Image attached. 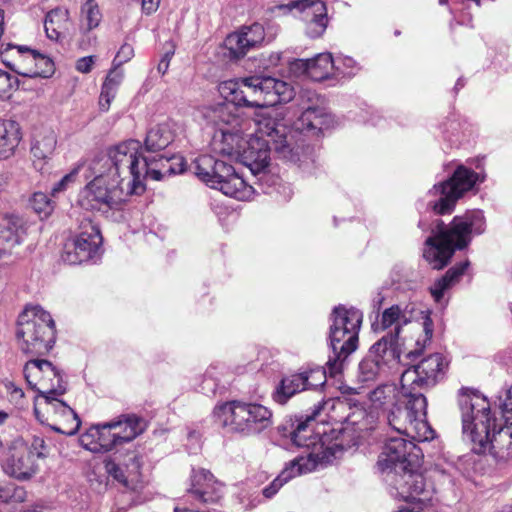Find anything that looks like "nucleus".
Instances as JSON below:
<instances>
[{
  "label": "nucleus",
  "mask_w": 512,
  "mask_h": 512,
  "mask_svg": "<svg viewBox=\"0 0 512 512\" xmlns=\"http://www.w3.org/2000/svg\"><path fill=\"white\" fill-rule=\"evenodd\" d=\"M218 91L228 103L207 108L204 112L208 121L216 126L210 145L215 153L237 159L248 139L243 133L242 120L233 113V106L263 108L289 102L294 97V89L289 83L264 76L223 81Z\"/></svg>",
  "instance_id": "obj_1"
},
{
  "label": "nucleus",
  "mask_w": 512,
  "mask_h": 512,
  "mask_svg": "<svg viewBox=\"0 0 512 512\" xmlns=\"http://www.w3.org/2000/svg\"><path fill=\"white\" fill-rule=\"evenodd\" d=\"M419 449L411 440L402 437L389 438L382 449L377 465L386 472V482L391 495L403 501L394 512H433L435 494L433 483L422 473L414 470Z\"/></svg>",
  "instance_id": "obj_2"
},
{
  "label": "nucleus",
  "mask_w": 512,
  "mask_h": 512,
  "mask_svg": "<svg viewBox=\"0 0 512 512\" xmlns=\"http://www.w3.org/2000/svg\"><path fill=\"white\" fill-rule=\"evenodd\" d=\"M362 320L363 315L359 310L336 307L333 310L330 326L332 355L326 363L327 368H309L284 377L276 388L273 399L279 404H285L299 392L323 386L327 374L335 377L341 373L344 360L357 349Z\"/></svg>",
  "instance_id": "obj_3"
},
{
  "label": "nucleus",
  "mask_w": 512,
  "mask_h": 512,
  "mask_svg": "<svg viewBox=\"0 0 512 512\" xmlns=\"http://www.w3.org/2000/svg\"><path fill=\"white\" fill-rule=\"evenodd\" d=\"M464 439L472 444V451H489L498 461L512 459V422L498 424L491 417L489 401L478 394H463L459 398Z\"/></svg>",
  "instance_id": "obj_4"
},
{
  "label": "nucleus",
  "mask_w": 512,
  "mask_h": 512,
  "mask_svg": "<svg viewBox=\"0 0 512 512\" xmlns=\"http://www.w3.org/2000/svg\"><path fill=\"white\" fill-rule=\"evenodd\" d=\"M255 123V135H249L238 158L253 174L261 173L267 168L272 149L279 157L293 163H299V166H301L303 148L292 146V131L283 119L267 114L259 116Z\"/></svg>",
  "instance_id": "obj_5"
},
{
  "label": "nucleus",
  "mask_w": 512,
  "mask_h": 512,
  "mask_svg": "<svg viewBox=\"0 0 512 512\" xmlns=\"http://www.w3.org/2000/svg\"><path fill=\"white\" fill-rule=\"evenodd\" d=\"M484 224V215L479 210L455 216L448 225L436 220L431 235L425 241L424 258L432 268L442 269L456 249H463L469 244L472 233L484 231Z\"/></svg>",
  "instance_id": "obj_6"
},
{
  "label": "nucleus",
  "mask_w": 512,
  "mask_h": 512,
  "mask_svg": "<svg viewBox=\"0 0 512 512\" xmlns=\"http://www.w3.org/2000/svg\"><path fill=\"white\" fill-rule=\"evenodd\" d=\"M348 403L346 400L339 398L327 399L315 407L312 414L307 417L306 421L301 422L297 425V428L292 433V441L299 447H305L309 451L314 450L323 455V452L328 451V446L337 445L336 449H333L331 456V462L337 457V454L344 450V445L340 439L343 435L341 430L330 429L328 430L325 426L320 429L313 427V421L324 413L330 420L342 422V416L335 414L336 412H346Z\"/></svg>",
  "instance_id": "obj_7"
},
{
  "label": "nucleus",
  "mask_w": 512,
  "mask_h": 512,
  "mask_svg": "<svg viewBox=\"0 0 512 512\" xmlns=\"http://www.w3.org/2000/svg\"><path fill=\"white\" fill-rule=\"evenodd\" d=\"M418 313L416 305L408 302L393 304L382 311L377 325L381 330L390 329V332L381 338L386 340L388 347L396 348L402 354L407 341L406 336L402 334L407 326H412L413 329L424 333L422 340L416 339L418 348L409 350L407 356L411 357L425 347L433 334L432 321L425 316L423 323H418Z\"/></svg>",
  "instance_id": "obj_8"
},
{
  "label": "nucleus",
  "mask_w": 512,
  "mask_h": 512,
  "mask_svg": "<svg viewBox=\"0 0 512 512\" xmlns=\"http://www.w3.org/2000/svg\"><path fill=\"white\" fill-rule=\"evenodd\" d=\"M141 149L140 141L129 139L110 147L105 156L93 162L129 185V191L139 194L144 190L143 180L147 175L146 156L141 154Z\"/></svg>",
  "instance_id": "obj_9"
},
{
  "label": "nucleus",
  "mask_w": 512,
  "mask_h": 512,
  "mask_svg": "<svg viewBox=\"0 0 512 512\" xmlns=\"http://www.w3.org/2000/svg\"><path fill=\"white\" fill-rule=\"evenodd\" d=\"M427 401L421 392L402 389V399L384 416L388 425L413 441L424 442L434 438L435 432L426 421Z\"/></svg>",
  "instance_id": "obj_10"
},
{
  "label": "nucleus",
  "mask_w": 512,
  "mask_h": 512,
  "mask_svg": "<svg viewBox=\"0 0 512 512\" xmlns=\"http://www.w3.org/2000/svg\"><path fill=\"white\" fill-rule=\"evenodd\" d=\"M94 178L80 191L78 204L85 210L108 213L119 210L126 197L133 194L129 185L108 174L94 162L91 165Z\"/></svg>",
  "instance_id": "obj_11"
},
{
  "label": "nucleus",
  "mask_w": 512,
  "mask_h": 512,
  "mask_svg": "<svg viewBox=\"0 0 512 512\" xmlns=\"http://www.w3.org/2000/svg\"><path fill=\"white\" fill-rule=\"evenodd\" d=\"M193 171L201 181L211 188L220 190L226 196L246 201L254 194V188L246 183L233 166L210 155L196 158Z\"/></svg>",
  "instance_id": "obj_12"
},
{
  "label": "nucleus",
  "mask_w": 512,
  "mask_h": 512,
  "mask_svg": "<svg viewBox=\"0 0 512 512\" xmlns=\"http://www.w3.org/2000/svg\"><path fill=\"white\" fill-rule=\"evenodd\" d=\"M215 415L224 427L244 436L257 435L273 423L271 410L256 402H226L215 408Z\"/></svg>",
  "instance_id": "obj_13"
},
{
  "label": "nucleus",
  "mask_w": 512,
  "mask_h": 512,
  "mask_svg": "<svg viewBox=\"0 0 512 512\" xmlns=\"http://www.w3.org/2000/svg\"><path fill=\"white\" fill-rule=\"evenodd\" d=\"M17 337L21 349L29 354H45L55 342V325L51 315L40 306L26 307L18 317Z\"/></svg>",
  "instance_id": "obj_14"
},
{
  "label": "nucleus",
  "mask_w": 512,
  "mask_h": 512,
  "mask_svg": "<svg viewBox=\"0 0 512 512\" xmlns=\"http://www.w3.org/2000/svg\"><path fill=\"white\" fill-rule=\"evenodd\" d=\"M478 180V175L463 166L458 167L451 178L435 184L429 190L428 195L435 197L429 200L428 208L435 214L445 215L453 212L457 201L472 187Z\"/></svg>",
  "instance_id": "obj_15"
},
{
  "label": "nucleus",
  "mask_w": 512,
  "mask_h": 512,
  "mask_svg": "<svg viewBox=\"0 0 512 512\" xmlns=\"http://www.w3.org/2000/svg\"><path fill=\"white\" fill-rule=\"evenodd\" d=\"M278 15H291L305 25V33L310 38L321 37L328 23L327 8L322 0H289L271 8Z\"/></svg>",
  "instance_id": "obj_16"
},
{
  "label": "nucleus",
  "mask_w": 512,
  "mask_h": 512,
  "mask_svg": "<svg viewBox=\"0 0 512 512\" xmlns=\"http://www.w3.org/2000/svg\"><path fill=\"white\" fill-rule=\"evenodd\" d=\"M448 361L441 353H433L408 367L401 375L400 384L405 393L420 392L434 387L444 379Z\"/></svg>",
  "instance_id": "obj_17"
},
{
  "label": "nucleus",
  "mask_w": 512,
  "mask_h": 512,
  "mask_svg": "<svg viewBox=\"0 0 512 512\" xmlns=\"http://www.w3.org/2000/svg\"><path fill=\"white\" fill-rule=\"evenodd\" d=\"M1 55L7 67L24 77H46L52 68L48 57L27 46L8 43Z\"/></svg>",
  "instance_id": "obj_18"
},
{
  "label": "nucleus",
  "mask_w": 512,
  "mask_h": 512,
  "mask_svg": "<svg viewBox=\"0 0 512 512\" xmlns=\"http://www.w3.org/2000/svg\"><path fill=\"white\" fill-rule=\"evenodd\" d=\"M24 376L29 386L37 390L43 399L63 395L66 383L60 371L49 361L32 359L24 366Z\"/></svg>",
  "instance_id": "obj_19"
},
{
  "label": "nucleus",
  "mask_w": 512,
  "mask_h": 512,
  "mask_svg": "<svg viewBox=\"0 0 512 512\" xmlns=\"http://www.w3.org/2000/svg\"><path fill=\"white\" fill-rule=\"evenodd\" d=\"M336 447V444L334 446H328V451L323 452L322 456L314 449L309 451L306 455L296 457L286 465L279 476L274 479L269 486L263 489V495L266 498H271L290 479L325 467L327 464L331 463L333 449H336Z\"/></svg>",
  "instance_id": "obj_20"
},
{
  "label": "nucleus",
  "mask_w": 512,
  "mask_h": 512,
  "mask_svg": "<svg viewBox=\"0 0 512 512\" xmlns=\"http://www.w3.org/2000/svg\"><path fill=\"white\" fill-rule=\"evenodd\" d=\"M0 466L4 474L20 481L31 479L38 471L28 444L21 437L9 441L7 452L0 455Z\"/></svg>",
  "instance_id": "obj_21"
},
{
  "label": "nucleus",
  "mask_w": 512,
  "mask_h": 512,
  "mask_svg": "<svg viewBox=\"0 0 512 512\" xmlns=\"http://www.w3.org/2000/svg\"><path fill=\"white\" fill-rule=\"evenodd\" d=\"M101 243L100 230L87 222L82 226L81 232L66 243L62 259L70 265L86 262L97 255Z\"/></svg>",
  "instance_id": "obj_22"
},
{
  "label": "nucleus",
  "mask_w": 512,
  "mask_h": 512,
  "mask_svg": "<svg viewBox=\"0 0 512 512\" xmlns=\"http://www.w3.org/2000/svg\"><path fill=\"white\" fill-rule=\"evenodd\" d=\"M105 470L130 490L136 491L142 487L141 463L136 451L114 453L105 460Z\"/></svg>",
  "instance_id": "obj_23"
},
{
  "label": "nucleus",
  "mask_w": 512,
  "mask_h": 512,
  "mask_svg": "<svg viewBox=\"0 0 512 512\" xmlns=\"http://www.w3.org/2000/svg\"><path fill=\"white\" fill-rule=\"evenodd\" d=\"M401 353L396 348L387 346L385 339H379L370 349L368 357L359 364L362 381L374 380L385 367H390L400 360Z\"/></svg>",
  "instance_id": "obj_24"
},
{
  "label": "nucleus",
  "mask_w": 512,
  "mask_h": 512,
  "mask_svg": "<svg viewBox=\"0 0 512 512\" xmlns=\"http://www.w3.org/2000/svg\"><path fill=\"white\" fill-rule=\"evenodd\" d=\"M265 39L264 27L259 23L243 26L229 34L225 39V47L232 59L243 58L251 49L259 47Z\"/></svg>",
  "instance_id": "obj_25"
},
{
  "label": "nucleus",
  "mask_w": 512,
  "mask_h": 512,
  "mask_svg": "<svg viewBox=\"0 0 512 512\" xmlns=\"http://www.w3.org/2000/svg\"><path fill=\"white\" fill-rule=\"evenodd\" d=\"M27 234L24 220L16 215L0 217V260L13 254Z\"/></svg>",
  "instance_id": "obj_26"
},
{
  "label": "nucleus",
  "mask_w": 512,
  "mask_h": 512,
  "mask_svg": "<svg viewBox=\"0 0 512 512\" xmlns=\"http://www.w3.org/2000/svg\"><path fill=\"white\" fill-rule=\"evenodd\" d=\"M188 492L199 502L214 503L222 496V484L205 469L193 470Z\"/></svg>",
  "instance_id": "obj_27"
},
{
  "label": "nucleus",
  "mask_w": 512,
  "mask_h": 512,
  "mask_svg": "<svg viewBox=\"0 0 512 512\" xmlns=\"http://www.w3.org/2000/svg\"><path fill=\"white\" fill-rule=\"evenodd\" d=\"M291 69L295 73L307 75L314 81L327 79L335 69V62L330 53H320L311 59H297Z\"/></svg>",
  "instance_id": "obj_28"
},
{
  "label": "nucleus",
  "mask_w": 512,
  "mask_h": 512,
  "mask_svg": "<svg viewBox=\"0 0 512 512\" xmlns=\"http://www.w3.org/2000/svg\"><path fill=\"white\" fill-rule=\"evenodd\" d=\"M59 395H53L51 399H44L46 410L61 420L60 425L53 426L57 432L66 435H74L80 428L81 421L75 411L65 402L59 400Z\"/></svg>",
  "instance_id": "obj_29"
},
{
  "label": "nucleus",
  "mask_w": 512,
  "mask_h": 512,
  "mask_svg": "<svg viewBox=\"0 0 512 512\" xmlns=\"http://www.w3.org/2000/svg\"><path fill=\"white\" fill-rule=\"evenodd\" d=\"M57 145L56 134L52 130H42L34 134L31 143V154L34 167L43 171L45 165L52 158Z\"/></svg>",
  "instance_id": "obj_30"
},
{
  "label": "nucleus",
  "mask_w": 512,
  "mask_h": 512,
  "mask_svg": "<svg viewBox=\"0 0 512 512\" xmlns=\"http://www.w3.org/2000/svg\"><path fill=\"white\" fill-rule=\"evenodd\" d=\"M102 20L101 12L93 2H86L81 8V17L79 23V46L87 48L92 45L96 37L91 32L97 28Z\"/></svg>",
  "instance_id": "obj_31"
},
{
  "label": "nucleus",
  "mask_w": 512,
  "mask_h": 512,
  "mask_svg": "<svg viewBox=\"0 0 512 512\" xmlns=\"http://www.w3.org/2000/svg\"><path fill=\"white\" fill-rule=\"evenodd\" d=\"M174 140V133L169 122L159 123L152 126L144 139V148L149 153H160L165 150Z\"/></svg>",
  "instance_id": "obj_32"
},
{
  "label": "nucleus",
  "mask_w": 512,
  "mask_h": 512,
  "mask_svg": "<svg viewBox=\"0 0 512 512\" xmlns=\"http://www.w3.org/2000/svg\"><path fill=\"white\" fill-rule=\"evenodd\" d=\"M402 399V386L397 388L394 384H384L376 387L369 393L372 408L381 410L385 416L398 401Z\"/></svg>",
  "instance_id": "obj_33"
},
{
  "label": "nucleus",
  "mask_w": 512,
  "mask_h": 512,
  "mask_svg": "<svg viewBox=\"0 0 512 512\" xmlns=\"http://www.w3.org/2000/svg\"><path fill=\"white\" fill-rule=\"evenodd\" d=\"M69 11L64 7L50 10L44 21V28L49 39L58 41L65 37L69 30Z\"/></svg>",
  "instance_id": "obj_34"
},
{
  "label": "nucleus",
  "mask_w": 512,
  "mask_h": 512,
  "mask_svg": "<svg viewBox=\"0 0 512 512\" xmlns=\"http://www.w3.org/2000/svg\"><path fill=\"white\" fill-rule=\"evenodd\" d=\"M22 139L19 124L13 120H0V157H10Z\"/></svg>",
  "instance_id": "obj_35"
},
{
  "label": "nucleus",
  "mask_w": 512,
  "mask_h": 512,
  "mask_svg": "<svg viewBox=\"0 0 512 512\" xmlns=\"http://www.w3.org/2000/svg\"><path fill=\"white\" fill-rule=\"evenodd\" d=\"M112 424H118L120 427L114 428L119 445L130 442L146 429L145 421L135 415L122 416L117 421H111Z\"/></svg>",
  "instance_id": "obj_36"
},
{
  "label": "nucleus",
  "mask_w": 512,
  "mask_h": 512,
  "mask_svg": "<svg viewBox=\"0 0 512 512\" xmlns=\"http://www.w3.org/2000/svg\"><path fill=\"white\" fill-rule=\"evenodd\" d=\"M468 265V261L455 265L454 267L450 268L442 278L438 279L431 286L430 292L436 302H440L445 291L450 289L455 283L459 281Z\"/></svg>",
  "instance_id": "obj_37"
},
{
  "label": "nucleus",
  "mask_w": 512,
  "mask_h": 512,
  "mask_svg": "<svg viewBox=\"0 0 512 512\" xmlns=\"http://www.w3.org/2000/svg\"><path fill=\"white\" fill-rule=\"evenodd\" d=\"M329 122V115L321 109L309 107L300 115L298 129L322 132L328 128Z\"/></svg>",
  "instance_id": "obj_38"
},
{
  "label": "nucleus",
  "mask_w": 512,
  "mask_h": 512,
  "mask_svg": "<svg viewBox=\"0 0 512 512\" xmlns=\"http://www.w3.org/2000/svg\"><path fill=\"white\" fill-rule=\"evenodd\" d=\"M145 162L147 163V175L153 180L159 181L171 175L174 169L170 165V156L164 155L161 152L155 153L154 156H146Z\"/></svg>",
  "instance_id": "obj_39"
},
{
  "label": "nucleus",
  "mask_w": 512,
  "mask_h": 512,
  "mask_svg": "<svg viewBox=\"0 0 512 512\" xmlns=\"http://www.w3.org/2000/svg\"><path fill=\"white\" fill-rule=\"evenodd\" d=\"M97 430L99 431V448L100 453L107 452L112 450L113 448L117 447L119 445L117 437L118 434H116L114 428L120 427L118 424H112V422H107L104 424H98L96 425Z\"/></svg>",
  "instance_id": "obj_40"
},
{
  "label": "nucleus",
  "mask_w": 512,
  "mask_h": 512,
  "mask_svg": "<svg viewBox=\"0 0 512 512\" xmlns=\"http://www.w3.org/2000/svg\"><path fill=\"white\" fill-rule=\"evenodd\" d=\"M30 204L33 210L39 214L41 218L48 217L54 209L53 202L43 192H35L30 199Z\"/></svg>",
  "instance_id": "obj_41"
},
{
  "label": "nucleus",
  "mask_w": 512,
  "mask_h": 512,
  "mask_svg": "<svg viewBox=\"0 0 512 512\" xmlns=\"http://www.w3.org/2000/svg\"><path fill=\"white\" fill-rule=\"evenodd\" d=\"M98 440H99V431L97 430L96 425L90 427L79 438L80 445L84 449H86L90 452H93V453H100Z\"/></svg>",
  "instance_id": "obj_42"
},
{
  "label": "nucleus",
  "mask_w": 512,
  "mask_h": 512,
  "mask_svg": "<svg viewBox=\"0 0 512 512\" xmlns=\"http://www.w3.org/2000/svg\"><path fill=\"white\" fill-rule=\"evenodd\" d=\"M337 65H335V69L340 71L344 76H354L360 70V65L354 60L352 57L343 56L337 58Z\"/></svg>",
  "instance_id": "obj_43"
},
{
  "label": "nucleus",
  "mask_w": 512,
  "mask_h": 512,
  "mask_svg": "<svg viewBox=\"0 0 512 512\" xmlns=\"http://www.w3.org/2000/svg\"><path fill=\"white\" fill-rule=\"evenodd\" d=\"M80 169L81 164L76 165L68 174L58 181L51 189L52 196L65 191L71 184H73L76 181Z\"/></svg>",
  "instance_id": "obj_44"
},
{
  "label": "nucleus",
  "mask_w": 512,
  "mask_h": 512,
  "mask_svg": "<svg viewBox=\"0 0 512 512\" xmlns=\"http://www.w3.org/2000/svg\"><path fill=\"white\" fill-rule=\"evenodd\" d=\"M32 457L43 459L49 454V447L47 446L43 437L35 435L33 436L30 445H28Z\"/></svg>",
  "instance_id": "obj_45"
},
{
  "label": "nucleus",
  "mask_w": 512,
  "mask_h": 512,
  "mask_svg": "<svg viewBox=\"0 0 512 512\" xmlns=\"http://www.w3.org/2000/svg\"><path fill=\"white\" fill-rule=\"evenodd\" d=\"M499 401L503 420L512 422V385L499 397Z\"/></svg>",
  "instance_id": "obj_46"
},
{
  "label": "nucleus",
  "mask_w": 512,
  "mask_h": 512,
  "mask_svg": "<svg viewBox=\"0 0 512 512\" xmlns=\"http://www.w3.org/2000/svg\"><path fill=\"white\" fill-rule=\"evenodd\" d=\"M349 412L346 416H342V421L347 425L358 426L366 418V411L362 407L355 406L349 408Z\"/></svg>",
  "instance_id": "obj_47"
},
{
  "label": "nucleus",
  "mask_w": 512,
  "mask_h": 512,
  "mask_svg": "<svg viewBox=\"0 0 512 512\" xmlns=\"http://www.w3.org/2000/svg\"><path fill=\"white\" fill-rule=\"evenodd\" d=\"M117 91L112 90L111 88H107L102 86L101 93L99 97V107L100 110L106 112L109 110L111 102L116 96Z\"/></svg>",
  "instance_id": "obj_48"
},
{
  "label": "nucleus",
  "mask_w": 512,
  "mask_h": 512,
  "mask_svg": "<svg viewBox=\"0 0 512 512\" xmlns=\"http://www.w3.org/2000/svg\"><path fill=\"white\" fill-rule=\"evenodd\" d=\"M134 55V49L130 44H123L117 52L113 63L114 66H121L128 62Z\"/></svg>",
  "instance_id": "obj_49"
},
{
  "label": "nucleus",
  "mask_w": 512,
  "mask_h": 512,
  "mask_svg": "<svg viewBox=\"0 0 512 512\" xmlns=\"http://www.w3.org/2000/svg\"><path fill=\"white\" fill-rule=\"evenodd\" d=\"M122 79H123V72L113 69L108 73L102 86L107 87V88L109 87L112 90L117 91L120 83L122 82Z\"/></svg>",
  "instance_id": "obj_50"
},
{
  "label": "nucleus",
  "mask_w": 512,
  "mask_h": 512,
  "mask_svg": "<svg viewBox=\"0 0 512 512\" xmlns=\"http://www.w3.org/2000/svg\"><path fill=\"white\" fill-rule=\"evenodd\" d=\"M174 52H175L174 46L171 45V49L167 50L165 52V54L163 55V57L161 58L158 66H157V70L160 74L164 75L167 72L169 65H170V60L173 57Z\"/></svg>",
  "instance_id": "obj_51"
},
{
  "label": "nucleus",
  "mask_w": 512,
  "mask_h": 512,
  "mask_svg": "<svg viewBox=\"0 0 512 512\" xmlns=\"http://www.w3.org/2000/svg\"><path fill=\"white\" fill-rule=\"evenodd\" d=\"M94 64L93 56H85L77 60L76 70L81 73H89L92 70Z\"/></svg>",
  "instance_id": "obj_52"
},
{
  "label": "nucleus",
  "mask_w": 512,
  "mask_h": 512,
  "mask_svg": "<svg viewBox=\"0 0 512 512\" xmlns=\"http://www.w3.org/2000/svg\"><path fill=\"white\" fill-rule=\"evenodd\" d=\"M170 165L174 169V171H171V175L182 173L185 169L184 159L180 155H171Z\"/></svg>",
  "instance_id": "obj_53"
},
{
  "label": "nucleus",
  "mask_w": 512,
  "mask_h": 512,
  "mask_svg": "<svg viewBox=\"0 0 512 512\" xmlns=\"http://www.w3.org/2000/svg\"><path fill=\"white\" fill-rule=\"evenodd\" d=\"M11 488L10 501L23 502L26 498V492L22 487H16L14 485H7Z\"/></svg>",
  "instance_id": "obj_54"
},
{
  "label": "nucleus",
  "mask_w": 512,
  "mask_h": 512,
  "mask_svg": "<svg viewBox=\"0 0 512 512\" xmlns=\"http://www.w3.org/2000/svg\"><path fill=\"white\" fill-rule=\"evenodd\" d=\"M161 0H142V11L146 15L155 13L160 5Z\"/></svg>",
  "instance_id": "obj_55"
},
{
  "label": "nucleus",
  "mask_w": 512,
  "mask_h": 512,
  "mask_svg": "<svg viewBox=\"0 0 512 512\" xmlns=\"http://www.w3.org/2000/svg\"><path fill=\"white\" fill-rule=\"evenodd\" d=\"M12 88V82L10 75L0 70V92L5 93L7 90Z\"/></svg>",
  "instance_id": "obj_56"
},
{
  "label": "nucleus",
  "mask_w": 512,
  "mask_h": 512,
  "mask_svg": "<svg viewBox=\"0 0 512 512\" xmlns=\"http://www.w3.org/2000/svg\"><path fill=\"white\" fill-rule=\"evenodd\" d=\"M11 488L8 486L0 488V501L7 503L10 501Z\"/></svg>",
  "instance_id": "obj_57"
},
{
  "label": "nucleus",
  "mask_w": 512,
  "mask_h": 512,
  "mask_svg": "<svg viewBox=\"0 0 512 512\" xmlns=\"http://www.w3.org/2000/svg\"><path fill=\"white\" fill-rule=\"evenodd\" d=\"M7 391L10 393L11 397H14V392L19 388L13 382H7L5 384Z\"/></svg>",
  "instance_id": "obj_58"
},
{
  "label": "nucleus",
  "mask_w": 512,
  "mask_h": 512,
  "mask_svg": "<svg viewBox=\"0 0 512 512\" xmlns=\"http://www.w3.org/2000/svg\"><path fill=\"white\" fill-rule=\"evenodd\" d=\"M7 391L10 393L11 397H14V392L19 388L13 382H7L5 384Z\"/></svg>",
  "instance_id": "obj_59"
},
{
  "label": "nucleus",
  "mask_w": 512,
  "mask_h": 512,
  "mask_svg": "<svg viewBox=\"0 0 512 512\" xmlns=\"http://www.w3.org/2000/svg\"><path fill=\"white\" fill-rule=\"evenodd\" d=\"M24 396V392L21 388H18L16 392H14V397H11L12 400L17 401L18 399H22Z\"/></svg>",
  "instance_id": "obj_60"
},
{
  "label": "nucleus",
  "mask_w": 512,
  "mask_h": 512,
  "mask_svg": "<svg viewBox=\"0 0 512 512\" xmlns=\"http://www.w3.org/2000/svg\"><path fill=\"white\" fill-rule=\"evenodd\" d=\"M8 444H9V442L4 443L0 440V455H3L7 452Z\"/></svg>",
  "instance_id": "obj_61"
},
{
  "label": "nucleus",
  "mask_w": 512,
  "mask_h": 512,
  "mask_svg": "<svg viewBox=\"0 0 512 512\" xmlns=\"http://www.w3.org/2000/svg\"><path fill=\"white\" fill-rule=\"evenodd\" d=\"M8 418V414L0 410V425L3 424Z\"/></svg>",
  "instance_id": "obj_62"
},
{
  "label": "nucleus",
  "mask_w": 512,
  "mask_h": 512,
  "mask_svg": "<svg viewBox=\"0 0 512 512\" xmlns=\"http://www.w3.org/2000/svg\"><path fill=\"white\" fill-rule=\"evenodd\" d=\"M448 0H439V4L440 5H445L447 4Z\"/></svg>",
  "instance_id": "obj_63"
},
{
  "label": "nucleus",
  "mask_w": 512,
  "mask_h": 512,
  "mask_svg": "<svg viewBox=\"0 0 512 512\" xmlns=\"http://www.w3.org/2000/svg\"><path fill=\"white\" fill-rule=\"evenodd\" d=\"M87 2H92V0H87Z\"/></svg>",
  "instance_id": "obj_64"
}]
</instances>
